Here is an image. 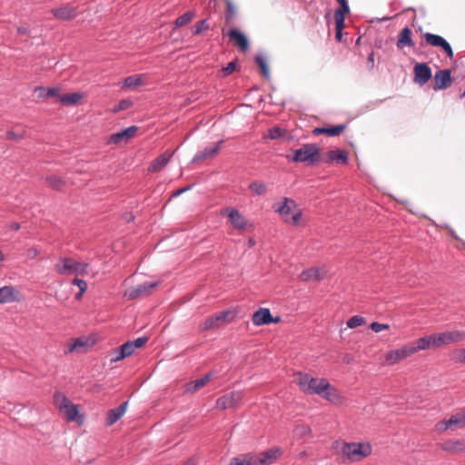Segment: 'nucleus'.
Segmentation results:
<instances>
[{"label": "nucleus", "mask_w": 465, "mask_h": 465, "mask_svg": "<svg viewBox=\"0 0 465 465\" xmlns=\"http://www.w3.org/2000/svg\"><path fill=\"white\" fill-rule=\"evenodd\" d=\"M272 209L287 223L298 225L302 220V211L297 203L290 198L284 197L282 202L274 203Z\"/></svg>", "instance_id": "1"}, {"label": "nucleus", "mask_w": 465, "mask_h": 465, "mask_svg": "<svg viewBox=\"0 0 465 465\" xmlns=\"http://www.w3.org/2000/svg\"><path fill=\"white\" fill-rule=\"evenodd\" d=\"M296 381L302 391L308 394L322 395L329 387V381L326 379L313 378L307 373H297Z\"/></svg>", "instance_id": "2"}, {"label": "nucleus", "mask_w": 465, "mask_h": 465, "mask_svg": "<svg viewBox=\"0 0 465 465\" xmlns=\"http://www.w3.org/2000/svg\"><path fill=\"white\" fill-rule=\"evenodd\" d=\"M88 263L78 262L73 258L62 257L54 265V270L61 275H86L88 274Z\"/></svg>", "instance_id": "3"}, {"label": "nucleus", "mask_w": 465, "mask_h": 465, "mask_svg": "<svg viewBox=\"0 0 465 465\" xmlns=\"http://www.w3.org/2000/svg\"><path fill=\"white\" fill-rule=\"evenodd\" d=\"M341 453L352 462L361 461L371 453V446L367 442H343Z\"/></svg>", "instance_id": "4"}, {"label": "nucleus", "mask_w": 465, "mask_h": 465, "mask_svg": "<svg viewBox=\"0 0 465 465\" xmlns=\"http://www.w3.org/2000/svg\"><path fill=\"white\" fill-rule=\"evenodd\" d=\"M293 155H286L289 161L295 163H306L313 165L320 161V149L315 143H305L301 148L293 151Z\"/></svg>", "instance_id": "5"}, {"label": "nucleus", "mask_w": 465, "mask_h": 465, "mask_svg": "<svg viewBox=\"0 0 465 465\" xmlns=\"http://www.w3.org/2000/svg\"><path fill=\"white\" fill-rule=\"evenodd\" d=\"M413 354L414 350L411 349L409 344L404 345L401 348L387 351L384 355V364L389 366L397 364Z\"/></svg>", "instance_id": "6"}, {"label": "nucleus", "mask_w": 465, "mask_h": 465, "mask_svg": "<svg viewBox=\"0 0 465 465\" xmlns=\"http://www.w3.org/2000/svg\"><path fill=\"white\" fill-rule=\"evenodd\" d=\"M464 337L465 333L461 331H449L433 334L436 348L460 342Z\"/></svg>", "instance_id": "7"}, {"label": "nucleus", "mask_w": 465, "mask_h": 465, "mask_svg": "<svg viewBox=\"0 0 465 465\" xmlns=\"http://www.w3.org/2000/svg\"><path fill=\"white\" fill-rule=\"evenodd\" d=\"M157 285V282H146L127 289L124 295L128 300H134L148 295Z\"/></svg>", "instance_id": "8"}, {"label": "nucleus", "mask_w": 465, "mask_h": 465, "mask_svg": "<svg viewBox=\"0 0 465 465\" xmlns=\"http://www.w3.org/2000/svg\"><path fill=\"white\" fill-rule=\"evenodd\" d=\"M242 399V392L236 391L227 393L216 401V408L220 410H226L234 408Z\"/></svg>", "instance_id": "9"}, {"label": "nucleus", "mask_w": 465, "mask_h": 465, "mask_svg": "<svg viewBox=\"0 0 465 465\" xmlns=\"http://www.w3.org/2000/svg\"><path fill=\"white\" fill-rule=\"evenodd\" d=\"M426 43L431 46L441 47L449 58L453 57V51L450 45L440 35L431 33L423 34Z\"/></svg>", "instance_id": "10"}, {"label": "nucleus", "mask_w": 465, "mask_h": 465, "mask_svg": "<svg viewBox=\"0 0 465 465\" xmlns=\"http://www.w3.org/2000/svg\"><path fill=\"white\" fill-rule=\"evenodd\" d=\"M223 143V140H220L219 142L206 146L202 151H199L193 158V163H198L206 159H212L215 157L220 152L221 146Z\"/></svg>", "instance_id": "11"}, {"label": "nucleus", "mask_w": 465, "mask_h": 465, "mask_svg": "<svg viewBox=\"0 0 465 465\" xmlns=\"http://www.w3.org/2000/svg\"><path fill=\"white\" fill-rule=\"evenodd\" d=\"M252 321L255 326H261L271 322H278L280 318L273 319L269 309L261 308L253 313Z\"/></svg>", "instance_id": "12"}, {"label": "nucleus", "mask_w": 465, "mask_h": 465, "mask_svg": "<svg viewBox=\"0 0 465 465\" xmlns=\"http://www.w3.org/2000/svg\"><path fill=\"white\" fill-rule=\"evenodd\" d=\"M431 78V69L426 64H417L414 66V81L423 85Z\"/></svg>", "instance_id": "13"}, {"label": "nucleus", "mask_w": 465, "mask_h": 465, "mask_svg": "<svg viewBox=\"0 0 465 465\" xmlns=\"http://www.w3.org/2000/svg\"><path fill=\"white\" fill-rule=\"evenodd\" d=\"M411 349L414 350V353L419 351H425L432 348H436L435 340L433 338V334L421 337L416 340L414 342L409 344Z\"/></svg>", "instance_id": "14"}, {"label": "nucleus", "mask_w": 465, "mask_h": 465, "mask_svg": "<svg viewBox=\"0 0 465 465\" xmlns=\"http://www.w3.org/2000/svg\"><path fill=\"white\" fill-rule=\"evenodd\" d=\"M137 130L138 128L136 126L132 125L128 128L122 130L121 132L113 134L109 138V143H119L123 141L126 142L135 135Z\"/></svg>", "instance_id": "15"}, {"label": "nucleus", "mask_w": 465, "mask_h": 465, "mask_svg": "<svg viewBox=\"0 0 465 465\" xmlns=\"http://www.w3.org/2000/svg\"><path fill=\"white\" fill-rule=\"evenodd\" d=\"M128 401H124L117 408L109 410L106 416V425L111 426L118 421L125 413Z\"/></svg>", "instance_id": "16"}, {"label": "nucleus", "mask_w": 465, "mask_h": 465, "mask_svg": "<svg viewBox=\"0 0 465 465\" xmlns=\"http://www.w3.org/2000/svg\"><path fill=\"white\" fill-rule=\"evenodd\" d=\"M264 459H257V456L251 454L236 457L231 460L230 465H266Z\"/></svg>", "instance_id": "17"}, {"label": "nucleus", "mask_w": 465, "mask_h": 465, "mask_svg": "<svg viewBox=\"0 0 465 465\" xmlns=\"http://www.w3.org/2000/svg\"><path fill=\"white\" fill-rule=\"evenodd\" d=\"M451 84V76L449 70H440L435 74V90L448 88Z\"/></svg>", "instance_id": "18"}, {"label": "nucleus", "mask_w": 465, "mask_h": 465, "mask_svg": "<svg viewBox=\"0 0 465 465\" xmlns=\"http://www.w3.org/2000/svg\"><path fill=\"white\" fill-rule=\"evenodd\" d=\"M324 162L327 163H342L345 164L348 162V153L344 150H331L326 155Z\"/></svg>", "instance_id": "19"}, {"label": "nucleus", "mask_w": 465, "mask_h": 465, "mask_svg": "<svg viewBox=\"0 0 465 465\" xmlns=\"http://www.w3.org/2000/svg\"><path fill=\"white\" fill-rule=\"evenodd\" d=\"M173 153L167 150L158 156L149 166L150 172H159L163 169L173 157Z\"/></svg>", "instance_id": "20"}, {"label": "nucleus", "mask_w": 465, "mask_h": 465, "mask_svg": "<svg viewBox=\"0 0 465 465\" xmlns=\"http://www.w3.org/2000/svg\"><path fill=\"white\" fill-rule=\"evenodd\" d=\"M228 213V217L231 224L238 230L244 229L247 225V220L235 209H227L225 211Z\"/></svg>", "instance_id": "21"}, {"label": "nucleus", "mask_w": 465, "mask_h": 465, "mask_svg": "<svg viewBox=\"0 0 465 465\" xmlns=\"http://www.w3.org/2000/svg\"><path fill=\"white\" fill-rule=\"evenodd\" d=\"M54 17L61 20H71L76 15V10L74 6L66 5L52 10Z\"/></svg>", "instance_id": "22"}, {"label": "nucleus", "mask_w": 465, "mask_h": 465, "mask_svg": "<svg viewBox=\"0 0 465 465\" xmlns=\"http://www.w3.org/2000/svg\"><path fill=\"white\" fill-rule=\"evenodd\" d=\"M412 32L409 27H404L399 34L397 47L399 49H403L404 47H413L414 42L411 38Z\"/></svg>", "instance_id": "23"}, {"label": "nucleus", "mask_w": 465, "mask_h": 465, "mask_svg": "<svg viewBox=\"0 0 465 465\" xmlns=\"http://www.w3.org/2000/svg\"><path fill=\"white\" fill-rule=\"evenodd\" d=\"M212 377V373H207L201 379L186 383L184 389L185 392L194 393L195 391L203 388L204 385H206L211 381Z\"/></svg>", "instance_id": "24"}, {"label": "nucleus", "mask_w": 465, "mask_h": 465, "mask_svg": "<svg viewBox=\"0 0 465 465\" xmlns=\"http://www.w3.org/2000/svg\"><path fill=\"white\" fill-rule=\"evenodd\" d=\"M326 272L322 268H311L302 272L300 279L302 281L316 280L321 281L325 276Z\"/></svg>", "instance_id": "25"}, {"label": "nucleus", "mask_w": 465, "mask_h": 465, "mask_svg": "<svg viewBox=\"0 0 465 465\" xmlns=\"http://www.w3.org/2000/svg\"><path fill=\"white\" fill-rule=\"evenodd\" d=\"M228 36L230 39L235 40L240 48L243 51H246L249 48V42L247 37L237 29H231L228 32Z\"/></svg>", "instance_id": "26"}, {"label": "nucleus", "mask_w": 465, "mask_h": 465, "mask_svg": "<svg viewBox=\"0 0 465 465\" xmlns=\"http://www.w3.org/2000/svg\"><path fill=\"white\" fill-rule=\"evenodd\" d=\"M17 292L12 286H4L0 288V302L7 303L16 300Z\"/></svg>", "instance_id": "27"}, {"label": "nucleus", "mask_w": 465, "mask_h": 465, "mask_svg": "<svg viewBox=\"0 0 465 465\" xmlns=\"http://www.w3.org/2000/svg\"><path fill=\"white\" fill-rule=\"evenodd\" d=\"M345 129L344 124H339L332 127L325 128V127H318L315 128L313 131V134H324L329 136H337L340 135Z\"/></svg>", "instance_id": "28"}, {"label": "nucleus", "mask_w": 465, "mask_h": 465, "mask_svg": "<svg viewBox=\"0 0 465 465\" xmlns=\"http://www.w3.org/2000/svg\"><path fill=\"white\" fill-rule=\"evenodd\" d=\"M349 12H350V8H349L347 1L344 3H341V7L335 11V13H334L335 23L339 28L344 26L345 14H348Z\"/></svg>", "instance_id": "29"}, {"label": "nucleus", "mask_w": 465, "mask_h": 465, "mask_svg": "<svg viewBox=\"0 0 465 465\" xmlns=\"http://www.w3.org/2000/svg\"><path fill=\"white\" fill-rule=\"evenodd\" d=\"M143 83L144 81L142 75H130L124 78L122 88L134 89L135 87L143 84Z\"/></svg>", "instance_id": "30"}, {"label": "nucleus", "mask_w": 465, "mask_h": 465, "mask_svg": "<svg viewBox=\"0 0 465 465\" xmlns=\"http://www.w3.org/2000/svg\"><path fill=\"white\" fill-rule=\"evenodd\" d=\"M449 423H450L452 430L465 427V409L452 415L449 419Z\"/></svg>", "instance_id": "31"}, {"label": "nucleus", "mask_w": 465, "mask_h": 465, "mask_svg": "<svg viewBox=\"0 0 465 465\" xmlns=\"http://www.w3.org/2000/svg\"><path fill=\"white\" fill-rule=\"evenodd\" d=\"M88 344V341L84 338H77L73 341L71 344L65 349V353H71L74 351H82Z\"/></svg>", "instance_id": "32"}, {"label": "nucleus", "mask_w": 465, "mask_h": 465, "mask_svg": "<svg viewBox=\"0 0 465 465\" xmlns=\"http://www.w3.org/2000/svg\"><path fill=\"white\" fill-rule=\"evenodd\" d=\"M320 396L335 404L341 402V396L338 390L332 387L330 383L328 389H326L323 394Z\"/></svg>", "instance_id": "33"}, {"label": "nucleus", "mask_w": 465, "mask_h": 465, "mask_svg": "<svg viewBox=\"0 0 465 465\" xmlns=\"http://www.w3.org/2000/svg\"><path fill=\"white\" fill-rule=\"evenodd\" d=\"M62 414L66 418L68 421H74L75 420L79 411L77 409V406L73 404L72 402H69L64 409L60 410Z\"/></svg>", "instance_id": "34"}, {"label": "nucleus", "mask_w": 465, "mask_h": 465, "mask_svg": "<svg viewBox=\"0 0 465 465\" xmlns=\"http://www.w3.org/2000/svg\"><path fill=\"white\" fill-rule=\"evenodd\" d=\"M81 98L82 95L79 93L59 94V101L64 105L76 104Z\"/></svg>", "instance_id": "35"}, {"label": "nucleus", "mask_w": 465, "mask_h": 465, "mask_svg": "<svg viewBox=\"0 0 465 465\" xmlns=\"http://www.w3.org/2000/svg\"><path fill=\"white\" fill-rule=\"evenodd\" d=\"M35 92L37 94V96L40 98H47V97H54L57 96L59 98V89L55 87L45 88V87H36Z\"/></svg>", "instance_id": "36"}, {"label": "nucleus", "mask_w": 465, "mask_h": 465, "mask_svg": "<svg viewBox=\"0 0 465 465\" xmlns=\"http://www.w3.org/2000/svg\"><path fill=\"white\" fill-rule=\"evenodd\" d=\"M441 449L446 451H462L465 444L460 440H448L441 444Z\"/></svg>", "instance_id": "37"}, {"label": "nucleus", "mask_w": 465, "mask_h": 465, "mask_svg": "<svg viewBox=\"0 0 465 465\" xmlns=\"http://www.w3.org/2000/svg\"><path fill=\"white\" fill-rule=\"evenodd\" d=\"M287 135L288 132L286 130H283L278 126H274L268 130V134L267 135L264 136V138L275 140L280 138H285Z\"/></svg>", "instance_id": "38"}, {"label": "nucleus", "mask_w": 465, "mask_h": 465, "mask_svg": "<svg viewBox=\"0 0 465 465\" xmlns=\"http://www.w3.org/2000/svg\"><path fill=\"white\" fill-rule=\"evenodd\" d=\"M71 402L69 399L62 392L55 391L54 394V403L60 410L64 409V407Z\"/></svg>", "instance_id": "39"}, {"label": "nucleus", "mask_w": 465, "mask_h": 465, "mask_svg": "<svg viewBox=\"0 0 465 465\" xmlns=\"http://www.w3.org/2000/svg\"><path fill=\"white\" fill-rule=\"evenodd\" d=\"M255 62L261 68L262 75L268 79L270 77V71L266 62V58L262 54H259L255 56Z\"/></svg>", "instance_id": "40"}, {"label": "nucleus", "mask_w": 465, "mask_h": 465, "mask_svg": "<svg viewBox=\"0 0 465 465\" xmlns=\"http://www.w3.org/2000/svg\"><path fill=\"white\" fill-rule=\"evenodd\" d=\"M249 190L255 195H264L267 192V186L263 183L252 182L249 185Z\"/></svg>", "instance_id": "41"}, {"label": "nucleus", "mask_w": 465, "mask_h": 465, "mask_svg": "<svg viewBox=\"0 0 465 465\" xmlns=\"http://www.w3.org/2000/svg\"><path fill=\"white\" fill-rule=\"evenodd\" d=\"M193 17H194V13L193 11H188V12L184 13L183 15H182L181 16H179L175 20L174 25L177 27L186 25L193 19Z\"/></svg>", "instance_id": "42"}, {"label": "nucleus", "mask_w": 465, "mask_h": 465, "mask_svg": "<svg viewBox=\"0 0 465 465\" xmlns=\"http://www.w3.org/2000/svg\"><path fill=\"white\" fill-rule=\"evenodd\" d=\"M236 15V8L231 0H226L225 21L231 24Z\"/></svg>", "instance_id": "43"}, {"label": "nucleus", "mask_w": 465, "mask_h": 465, "mask_svg": "<svg viewBox=\"0 0 465 465\" xmlns=\"http://www.w3.org/2000/svg\"><path fill=\"white\" fill-rule=\"evenodd\" d=\"M450 360L456 363H465V349H456L450 353Z\"/></svg>", "instance_id": "44"}, {"label": "nucleus", "mask_w": 465, "mask_h": 465, "mask_svg": "<svg viewBox=\"0 0 465 465\" xmlns=\"http://www.w3.org/2000/svg\"><path fill=\"white\" fill-rule=\"evenodd\" d=\"M311 432L310 428L307 425H297L293 430L295 438L302 439Z\"/></svg>", "instance_id": "45"}, {"label": "nucleus", "mask_w": 465, "mask_h": 465, "mask_svg": "<svg viewBox=\"0 0 465 465\" xmlns=\"http://www.w3.org/2000/svg\"><path fill=\"white\" fill-rule=\"evenodd\" d=\"M217 319H215L214 315L206 319L200 326L201 331H208L218 327Z\"/></svg>", "instance_id": "46"}, {"label": "nucleus", "mask_w": 465, "mask_h": 465, "mask_svg": "<svg viewBox=\"0 0 465 465\" xmlns=\"http://www.w3.org/2000/svg\"><path fill=\"white\" fill-rule=\"evenodd\" d=\"M364 323H365V319L363 317L355 315L348 320L347 326L350 329H354L356 327L363 325Z\"/></svg>", "instance_id": "47"}, {"label": "nucleus", "mask_w": 465, "mask_h": 465, "mask_svg": "<svg viewBox=\"0 0 465 465\" xmlns=\"http://www.w3.org/2000/svg\"><path fill=\"white\" fill-rule=\"evenodd\" d=\"M121 350V357L120 358H126L128 356H131L134 352V348L131 341H126L123 345L120 346Z\"/></svg>", "instance_id": "48"}, {"label": "nucleus", "mask_w": 465, "mask_h": 465, "mask_svg": "<svg viewBox=\"0 0 465 465\" xmlns=\"http://www.w3.org/2000/svg\"><path fill=\"white\" fill-rule=\"evenodd\" d=\"M279 453V450H271L267 452L262 453L257 459H264L267 462L266 465H269L272 462L273 460L276 459Z\"/></svg>", "instance_id": "49"}, {"label": "nucleus", "mask_w": 465, "mask_h": 465, "mask_svg": "<svg viewBox=\"0 0 465 465\" xmlns=\"http://www.w3.org/2000/svg\"><path fill=\"white\" fill-rule=\"evenodd\" d=\"M210 28V25L206 19L201 20L199 23H197L193 30V34L197 35H201L203 31H206Z\"/></svg>", "instance_id": "50"}, {"label": "nucleus", "mask_w": 465, "mask_h": 465, "mask_svg": "<svg viewBox=\"0 0 465 465\" xmlns=\"http://www.w3.org/2000/svg\"><path fill=\"white\" fill-rule=\"evenodd\" d=\"M133 105V103L132 101L130 100H126V99H124V100H121L113 109V113H118V112H121V111H124V110H126L128 108H130L131 106Z\"/></svg>", "instance_id": "51"}, {"label": "nucleus", "mask_w": 465, "mask_h": 465, "mask_svg": "<svg viewBox=\"0 0 465 465\" xmlns=\"http://www.w3.org/2000/svg\"><path fill=\"white\" fill-rule=\"evenodd\" d=\"M448 429H451L450 423H449V420H440L435 425V430L438 432H442Z\"/></svg>", "instance_id": "52"}, {"label": "nucleus", "mask_w": 465, "mask_h": 465, "mask_svg": "<svg viewBox=\"0 0 465 465\" xmlns=\"http://www.w3.org/2000/svg\"><path fill=\"white\" fill-rule=\"evenodd\" d=\"M72 284L77 286L81 292H85L87 290L88 284L84 280L74 278L72 282Z\"/></svg>", "instance_id": "53"}, {"label": "nucleus", "mask_w": 465, "mask_h": 465, "mask_svg": "<svg viewBox=\"0 0 465 465\" xmlns=\"http://www.w3.org/2000/svg\"><path fill=\"white\" fill-rule=\"evenodd\" d=\"M370 328L374 332H381V331L388 330L390 328V326L385 323H380V322H374L370 325Z\"/></svg>", "instance_id": "54"}, {"label": "nucleus", "mask_w": 465, "mask_h": 465, "mask_svg": "<svg viewBox=\"0 0 465 465\" xmlns=\"http://www.w3.org/2000/svg\"><path fill=\"white\" fill-rule=\"evenodd\" d=\"M48 183L54 189H60L61 185L63 184V181L57 176H50L48 178Z\"/></svg>", "instance_id": "55"}, {"label": "nucleus", "mask_w": 465, "mask_h": 465, "mask_svg": "<svg viewBox=\"0 0 465 465\" xmlns=\"http://www.w3.org/2000/svg\"><path fill=\"white\" fill-rule=\"evenodd\" d=\"M236 69V63L234 61L230 62L225 67L223 68V76H227L233 73Z\"/></svg>", "instance_id": "56"}, {"label": "nucleus", "mask_w": 465, "mask_h": 465, "mask_svg": "<svg viewBox=\"0 0 465 465\" xmlns=\"http://www.w3.org/2000/svg\"><path fill=\"white\" fill-rule=\"evenodd\" d=\"M148 341V338L147 337H139L137 338L136 340L131 341L134 348H142L143 345H145V343Z\"/></svg>", "instance_id": "57"}, {"label": "nucleus", "mask_w": 465, "mask_h": 465, "mask_svg": "<svg viewBox=\"0 0 465 465\" xmlns=\"http://www.w3.org/2000/svg\"><path fill=\"white\" fill-rule=\"evenodd\" d=\"M229 314L230 312L228 311H223L215 314L214 317L217 319V323L220 324V322H224Z\"/></svg>", "instance_id": "58"}, {"label": "nucleus", "mask_w": 465, "mask_h": 465, "mask_svg": "<svg viewBox=\"0 0 465 465\" xmlns=\"http://www.w3.org/2000/svg\"><path fill=\"white\" fill-rule=\"evenodd\" d=\"M120 357H121V350H120V347H118V348L114 350L113 357L111 359V361L112 362H116V361H119L124 359V358H120Z\"/></svg>", "instance_id": "59"}, {"label": "nucleus", "mask_w": 465, "mask_h": 465, "mask_svg": "<svg viewBox=\"0 0 465 465\" xmlns=\"http://www.w3.org/2000/svg\"><path fill=\"white\" fill-rule=\"evenodd\" d=\"M6 137L9 140L18 141V140L22 139L23 135L22 134H18L13 132V131H8L6 133Z\"/></svg>", "instance_id": "60"}, {"label": "nucleus", "mask_w": 465, "mask_h": 465, "mask_svg": "<svg viewBox=\"0 0 465 465\" xmlns=\"http://www.w3.org/2000/svg\"><path fill=\"white\" fill-rule=\"evenodd\" d=\"M197 464V460L195 457H192L190 459H188L185 462H183V465H196Z\"/></svg>", "instance_id": "61"}, {"label": "nucleus", "mask_w": 465, "mask_h": 465, "mask_svg": "<svg viewBox=\"0 0 465 465\" xmlns=\"http://www.w3.org/2000/svg\"><path fill=\"white\" fill-rule=\"evenodd\" d=\"M17 31L20 35H28L29 34V29L25 26L18 27Z\"/></svg>", "instance_id": "62"}, {"label": "nucleus", "mask_w": 465, "mask_h": 465, "mask_svg": "<svg viewBox=\"0 0 465 465\" xmlns=\"http://www.w3.org/2000/svg\"><path fill=\"white\" fill-rule=\"evenodd\" d=\"M38 254V252L36 249H30L28 250V256L30 258H35Z\"/></svg>", "instance_id": "63"}, {"label": "nucleus", "mask_w": 465, "mask_h": 465, "mask_svg": "<svg viewBox=\"0 0 465 465\" xmlns=\"http://www.w3.org/2000/svg\"><path fill=\"white\" fill-rule=\"evenodd\" d=\"M342 28H343V27H340V28H339V27L336 25V31H337V33H336V38H337V39H339V40H341V30H342Z\"/></svg>", "instance_id": "64"}]
</instances>
